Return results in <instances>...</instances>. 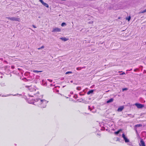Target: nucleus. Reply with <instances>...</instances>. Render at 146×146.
Listing matches in <instances>:
<instances>
[{"label": "nucleus", "instance_id": "1", "mask_svg": "<svg viewBox=\"0 0 146 146\" xmlns=\"http://www.w3.org/2000/svg\"><path fill=\"white\" fill-rule=\"evenodd\" d=\"M38 106L42 108H45L48 102V101L45 100H41L40 99L38 100Z\"/></svg>", "mask_w": 146, "mask_h": 146}, {"label": "nucleus", "instance_id": "2", "mask_svg": "<svg viewBox=\"0 0 146 146\" xmlns=\"http://www.w3.org/2000/svg\"><path fill=\"white\" fill-rule=\"evenodd\" d=\"M122 137L125 143H127L129 142V140L125 136V135L124 133H123L122 134Z\"/></svg>", "mask_w": 146, "mask_h": 146}, {"label": "nucleus", "instance_id": "3", "mask_svg": "<svg viewBox=\"0 0 146 146\" xmlns=\"http://www.w3.org/2000/svg\"><path fill=\"white\" fill-rule=\"evenodd\" d=\"M61 31V29L58 28H54L52 31V32L53 33H56L57 32H60Z\"/></svg>", "mask_w": 146, "mask_h": 146}, {"label": "nucleus", "instance_id": "4", "mask_svg": "<svg viewBox=\"0 0 146 146\" xmlns=\"http://www.w3.org/2000/svg\"><path fill=\"white\" fill-rule=\"evenodd\" d=\"M135 105L138 108H141L144 106L143 105L140 104L136 103Z\"/></svg>", "mask_w": 146, "mask_h": 146}, {"label": "nucleus", "instance_id": "5", "mask_svg": "<svg viewBox=\"0 0 146 146\" xmlns=\"http://www.w3.org/2000/svg\"><path fill=\"white\" fill-rule=\"evenodd\" d=\"M9 19L13 21H19L20 19L19 18H16L14 17H12L9 18Z\"/></svg>", "mask_w": 146, "mask_h": 146}, {"label": "nucleus", "instance_id": "6", "mask_svg": "<svg viewBox=\"0 0 146 146\" xmlns=\"http://www.w3.org/2000/svg\"><path fill=\"white\" fill-rule=\"evenodd\" d=\"M39 1L44 6L46 7H48L49 6L48 5L47 3L44 2L42 0H39Z\"/></svg>", "mask_w": 146, "mask_h": 146}, {"label": "nucleus", "instance_id": "7", "mask_svg": "<svg viewBox=\"0 0 146 146\" xmlns=\"http://www.w3.org/2000/svg\"><path fill=\"white\" fill-rule=\"evenodd\" d=\"M139 146H145V143L142 139H141L140 140V143L139 144Z\"/></svg>", "mask_w": 146, "mask_h": 146}, {"label": "nucleus", "instance_id": "8", "mask_svg": "<svg viewBox=\"0 0 146 146\" xmlns=\"http://www.w3.org/2000/svg\"><path fill=\"white\" fill-rule=\"evenodd\" d=\"M123 108H124L123 106H121L120 107H119L118 108V109L117 110V111H121L123 110Z\"/></svg>", "mask_w": 146, "mask_h": 146}, {"label": "nucleus", "instance_id": "9", "mask_svg": "<svg viewBox=\"0 0 146 146\" xmlns=\"http://www.w3.org/2000/svg\"><path fill=\"white\" fill-rule=\"evenodd\" d=\"M113 100H114V99L113 98H111L109 100H108L107 101V103H110L111 102L113 101Z\"/></svg>", "mask_w": 146, "mask_h": 146}, {"label": "nucleus", "instance_id": "10", "mask_svg": "<svg viewBox=\"0 0 146 146\" xmlns=\"http://www.w3.org/2000/svg\"><path fill=\"white\" fill-rule=\"evenodd\" d=\"M94 90H91L89 91H88L87 92V94L88 95L90 94H91L92 93L94 92Z\"/></svg>", "mask_w": 146, "mask_h": 146}, {"label": "nucleus", "instance_id": "11", "mask_svg": "<svg viewBox=\"0 0 146 146\" xmlns=\"http://www.w3.org/2000/svg\"><path fill=\"white\" fill-rule=\"evenodd\" d=\"M134 129L137 135V136H139V135L138 134V132L137 130V127H136L135 126H134Z\"/></svg>", "mask_w": 146, "mask_h": 146}, {"label": "nucleus", "instance_id": "12", "mask_svg": "<svg viewBox=\"0 0 146 146\" xmlns=\"http://www.w3.org/2000/svg\"><path fill=\"white\" fill-rule=\"evenodd\" d=\"M142 126V125L140 124H137V125H135V126L137 128L140 127H141Z\"/></svg>", "mask_w": 146, "mask_h": 146}, {"label": "nucleus", "instance_id": "13", "mask_svg": "<svg viewBox=\"0 0 146 146\" xmlns=\"http://www.w3.org/2000/svg\"><path fill=\"white\" fill-rule=\"evenodd\" d=\"M42 72V71H37L36 70H34L33 71V72L34 73H38Z\"/></svg>", "mask_w": 146, "mask_h": 146}, {"label": "nucleus", "instance_id": "14", "mask_svg": "<svg viewBox=\"0 0 146 146\" xmlns=\"http://www.w3.org/2000/svg\"><path fill=\"white\" fill-rule=\"evenodd\" d=\"M120 131V130H118L117 131H116V132H114V133L115 134L117 135V134H118L119 133Z\"/></svg>", "mask_w": 146, "mask_h": 146}, {"label": "nucleus", "instance_id": "15", "mask_svg": "<svg viewBox=\"0 0 146 146\" xmlns=\"http://www.w3.org/2000/svg\"><path fill=\"white\" fill-rule=\"evenodd\" d=\"M72 73V72L68 71V72H66L65 73V74H71Z\"/></svg>", "mask_w": 146, "mask_h": 146}, {"label": "nucleus", "instance_id": "16", "mask_svg": "<svg viewBox=\"0 0 146 146\" xmlns=\"http://www.w3.org/2000/svg\"><path fill=\"white\" fill-rule=\"evenodd\" d=\"M131 18L130 16H129L128 17L126 18V19L128 20V21H129L131 19Z\"/></svg>", "mask_w": 146, "mask_h": 146}, {"label": "nucleus", "instance_id": "17", "mask_svg": "<svg viewBox=\"0 0 146 146\" xmlns=\"http://www.w3.org/2000/svg\"><path fill=\"white\" fill-rule=\"evenodd\" d=\"M146 12V9H145V10H143L142 11H141V13H143L145 12Z\"/></svg>", "mask_w": 146, "mask_h": 146}, {"label": "nucleus", "instance_id": "18", "mask_svg": "<svg viewBox=\"0 0 146 146\" xmlns=\"http://www.w3.org/2000/svg\"><path fill=\"white\" fill-rule=\"evenodd\" d=\"M76 89L77 90H80L81 89V88L80 87H77Z\"/></svg>", "mask_w": 146, "mask_h": 146}, {"label": "nucleus", "instance_id": "19", "mask_svg": "<svg viewBox=\"0 0 146 146\" xmlns=\"http://www.w3.org/2000/svg\"><path fill=\"white\" fill-rule=\"evenodd\" d=\"M77 101H79V102H82V101H83V100L82 99H80L78 100Z\"/></svg>", "mask_w": 146, "mask_h": 146}, {"label": "nucleus", "instance_id": "20", "mask_svg": "<svg viewBox=\"0 0 146 146\" xmlns=\"http://www.w3.org/2000/svg\"><path fill=\"white\" fill-rule=\"evenodd\" d=\"M74 97L75 98V99H76L77 98H78V96L77 95H75L74 96Z\"/></svg>", "mask_w": 146, "mask_h": 146}, {"label": "nucleus", "instance_id": "21", "mask_svg": "<svg viewBox=\"0 0 146 146\" xmlns=\"http://www.w3.org/2000/svg\"><path fill=\"white\" fill-rule=\"evenodd\" d=\"M128 90V89L126 88H123L122 89V91H124L125 90Z\"/></svg>", "mask_w": 146, "mask_h": 146}, {"label": "nucleus", "instance_id": "22", "mask_svg": "<svg viewBox=\"0 0 146 146\" xmlns=\"http://www.w3.org/2000/svg\"><path fill=\"white\" fill-rule=\"evenodd\" d=\"M79 94L80 96H82L84 95V94H82V92H80L79 93Z\"/></svg>", "mask_w": 146, "mask_h": 146}, {"label": "nucleus", "instance_id": "23", "mask_svg": "<svg viewBox=\"0 0 146 146\" xmlns=\"http://www.w3.org/2000/svg\"><path fill=\"white\" fill-rule=\"evenodd\" d=\"M125 74V72H123V73H122L120 74V75H124V74Z\"/></svg>", "mask_w": 146, "mask_h": 146}, {"label": "nucleus", "instance_id": "24", "mask_svg": "<svg viewBox=\"0 0 146 146\" xmlns=\"http://www.w3.org/2000/svg\"><path fill=\"white\" fill-rule=\"evenodd\" d=\"M68 40V39L67 38H66L64 37V41H66L67 40Z\"/></svg>", "mask_w": 146, "mask_h": 146}, {"label": "nucleus", "instance_id": "25", "mask_svg": "<svg viewBox=\"0 0 146 146\" xmlns=\"http://www.w3.org/2000/svg\"><path fill=\"white\" fill-rule=\"evenodd\" d=\"M127 115L129 117H132V115L131 114H128Z\"/></svg>", "mask_w": 146, "mask_h": 146}, {"label": "nucleus", "instance_id": "26", "mask_svg": "<svg viewBox=\"0 0 146 146\" xmlns=\"http://www.w3.org/2000/svg\"><path fill=\"white\" fill-rule=\"evenodd\" d=\"M88 109H89V110H90L91 111V110H92L91 109V108L90 107V106H89Z\"/></svg>", "mask_w": 146, "mask_h": 146}, {"label": "nucleus", "instance_id": "27", "mask_svg": "<svg viewBox=\"0 0 146 146\" xmlns=\"http://www.w3.org/2000/svg\"><path fill=\"white\" fill-rule=\"evenodd\" d=\"M105 129V128L104 127H103V128H102L101 129V130H104Z\"/></svg>", "mask_w": 146, "mask_h": 146}, {"label": "nucleus", "instance_id": "28", "mask_svg": "<svg viewBox=\"0 0 146 146\" xmlns=\"http://www.w3.org/2000/svg\"><path fill=\"white\" fill-rule=\"evenodd\" d=\"M76 69H77V70H80V69H80V68L78 67V68H76Z\"/></svg>", "mask_w": 146, "mask_h": 146}, {"label": "nucleus", "instance_id": "29", "mask_svg": "<svg viewBox=\"0 0 146 146\" xmlns=\"http://www.w3.org/2000/svg\"><path fill=\"white\" fill-rule=\"evenodd\" d=\"M61 26H64V22L62 23L61 24Z\"/></svg>", "mask_w": 146, "mask_h": 146}, {"label": "nucleus", "instance_id": "30", "mask_svg": "<svg viewBox=\"0 0 146 146\" xmlns=\"http://www.w3.org/2000/svg\"><path fill=\"white\" fill-rule=\"evenodd\" d=\"M119 140H120L119 139V138H117V139L116 140V141H119Z\"/></svg>", "mask_w": 146, "mask_h": 146}, {"label": "nucleus", "instance_id": "31", "mask_svg": "<svg viewBox=\"0 0 146 146\" xmlns=\"http://www.w3.org/2000/svg\"><path fill=\"white\" fill-rule=\"evenodd\" d=\"M44 48V46H42L40 48Z\"/></svg>", "mask_w": 146, "mask_h": 146}, {"label": "nucleus", "instance_id": "32", "mask_svg": "<svg viewBox=\"0 0 146 146\" xmlns=\"http://www.w3.org/2000/svg\"><path fill=\"white\" fill-rule=\"evenodd\" d=\"M33 26L35 28H36V27L34 25H33Z\"/></svg>", "mask_w": 146, "mask_h": 146}, {"label": "nucleus", "instance_id": "33", "mask_svg": "<svg viewBox=\"0 0 146 146\" xmlns=\"http://www.w3.org/2000/svg\"><path fill=\"white\" fill-rule=\"evenodd\" d=\"M138 70L137 69V68H136V69H135L134 70V71H135V72L137 70Z\"/></svg>", "mask_w": 146, "mask_h": 146}, {"label": "nucleus", "instance_id": "34", "mask_svg": "<svg viewBox=\"0 0 146 146\" xmlns=\"http://www.w3.org/2000/svg\"><path fill=\"white\" fill-rule=\"evenodd\" d=\"M92 112L93 113H95L96 112V111H92Z\"/></svg>", "mask_w": 146, "mask_h": 146}, {"label": "nucleus", "instance_id": "35", "mask_svg": "<svg viewBox=\"0 0 146 146\" xmlns=\"http://www.w3.org/2000/svg\"><path fill=\"white\" fill-rule=\"evenodd\" d=\"M132 70V69H131L129 70H127V71H130L131 70Z\"/></svg>", "mask_w": 146, "mask_h": 146}, {"label": "nucleus", "instance_id": "36", "mask_svg": "<svg viewBox=\"0 0 146 146\" xmlns=\"http://www.w3.org/2000/svg\"><path fill=\"white\" fill-rule=\"evenodd\" d=\"M128 145H131V142H130L128 144Z\"/></svg>", "mask_w": 146, "mask_h": 146}, {"label": "nucleus", "instance_id": "37", "mask_svg": "<svg viewBox=\"0 0 146 146\" xmlns=\"http://www.w3.org/2000/svg\"><path fill=\"white\" fill-rule=\"evenodd\" d=\"M41 49V48H40H40H38V50H40V49Z\"/></svg>", "mask_w": 146, "mask_h": 146}, {"label": "nucleus", "instance_id": "38", "mask_svg": "<svg viewBox=\"0 0 146 146\" xmlns=\"http://www.w3.org/2000/svg\"><path fill=\"white\" fill-rule=\"evenodd\" d=\"M66 25V24L65 23H64V26H65Z\"/></svg>", "mask_w": 146, "mask_h": 146}, {"label": "nucleus", "instance_id": "39", "mask_svg": "<svg viewBox=\"0 0 146 146\" xmlns=\"http://www.w3.org/2000/svg\"><path fill=\"white\" fill-rule=\"evenodd\" d=\"M61 38V39H62V40H63L64 39V38Z\"/></svg>", "mask_w": 146, "mask_h": 146}, {"label": "nucleus", "instance_id": "40", "mask_svg": "<svg viewBox=\"0 0 146 146\" xmlns=\"http://www.w3.org/2000/svg\"><path fill=\"white\" fill-rule=\"evenodd\" d=\"M70 82H71V83L72 82V81H70Z\"/></svg>", "mask_w": 146, "mask_h": 146}, {"label": "nucleus", "instance_id": "41", "mask_svg": "<svg viewBox=\"0 0 146 146\" xmlns=\"http://www.w3.org/2000/svg\"><path fill=\"white\" fill-rule=\"evenodd\" d=\"M132 117H134V116H133Z\"/></svg>", "mask_w": 146, "mask_h": 146}, {"label": "nucleus", "instance_id": "42", "mask_svg": "<svg viewBox=\"0 0 146 146\" xmlns=\"http://www.w3.org/2000/svg\"><path fill=\"white\" fill-rule=\"evenodd\" d=\"M131 146H133V145H131Z\"/></svg>", "mask_w": 146, "mask_h": 146}]
</instances>
